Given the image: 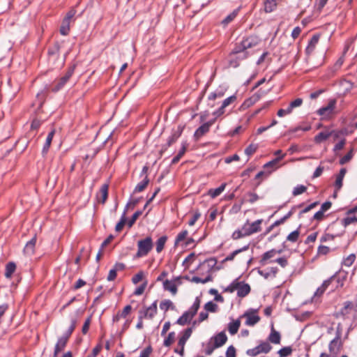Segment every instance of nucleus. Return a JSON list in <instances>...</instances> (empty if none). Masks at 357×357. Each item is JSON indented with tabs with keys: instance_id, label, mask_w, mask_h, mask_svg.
I'll list each match as a JSON object with an SVG mask.
<instances>
[{
	"instance_id": "0eeeda50",
	"label": "nucleus",
	"mask_w": 357,
	"mask_h": 357,
	"mask_svg": "<svg viewBox=\"0 0 357 357\" xmlns=\"http://www.w3.org/2000/svg\"><path fill=\"white\" fill-rule=\"evenodd\" d=\"M263 220H257L249 225L248 220L244 225L242 227V230L245 231V234L247 236H250L254 233H257L261 231V224L262 223Z\"/></svg>"
},
{
	"instance_id": "a211bd4d",
	"label": "nucleus",
	"mask_w": 357,
	"mask_h": 357,
	"mask_svg": "<svg viewBox=\"0 0 357 357\" xmlns=\"http://www.w3.org/2000/svg\"><path fill=\"white\" fill-rule=\"evenodd\" d=\"M210 128L208 123H204L200 126L195 132L193 137L195 141L197 142L202 136L209 132Z\"/></svg>"
},
{
	"instance_id": "680f3d73",
	"label": "nucleus",
	"mask_w": 357,
	"mask_h": 357,
	"mask_svg": "<svg viewBox=\"0 0 357 357\" xmlns=\"http://www.w3.org/2000/svg\"><path fill=\"white\" fill-rule=\"evenodd\" d=\"M355 259H356L355 254H351L347 258H345L344 259L343 264L345 266L349 267L354 264Z\"/></svg>"
},
{
	"instance_id": "e2e57ef3",
	"label": "nucleus",
	"mask_w": 357,
	"mask_h": 357,
	"mask_svg": "<svg viewBox=\"0 0 357 357\" xmlns=\"http://www.w3.org/2000/svg\"><path fill=\"white\" fill-rule=\"evenodd\" d=\"M303 103V99L301 98H298L294 100L291 101L289 105V108H290L291 112H292L294 108L300 107Z\"/></svg>"
},
{
	"instance_id": "864d4df0",
	"label": "nucleus",
	"mask_w": 357,
	"mask_h": 357,
	"mask_svg": "<svg viewBox=\"0 0 357 357\" xmlns=\"http://www.w3.org/2000/svg\"><path fill=\"white\" fill-rule=\"evenodd\" d=\"M215 349H217V347H215V345L213 344V342L209 340V341L206 344L204 354L207 356H210L212 354V353Z\"/></svg>"
},
{
	"instance_id": "f3484780",
	"label": "nucleus",
	"mask_w": 357,
	"mask_h": 357,
	"mask_svg": "<svg viewBox=\"0 0 357 357\" xmlns=\"http://www.w3.org/2000/svg\"><path fill=\"white\" fill-rule=\"evenodd\" d=\"M282 252V250H276L275 249H271L265 253H264L259 260V264L261 266L266 264L267 261L273 257L277 253L280 254Z\"/></svg>"
},
{
	"instance_id": "37998d69",
	"label": "nucleus",
	"mask_w": 357,
	"mask_h": 357,
	"mask_svg": "<svg viewBox=\"0 0 357 357\" xmlns=\"http://www.w3.org/2000/svg\"><path fill=\"white\" fill-rule=\"evenodd\" d=\"M126 210H124L123 215L121 218V220L119 222L116 224L115 227V230L117 232H120L124 227L126 223Z\"/></svg>"
},
{
	"instance_id": "58836bf2",
	"label": "nucleus",
	"mask_w": 357,
	"mask_h": 357,
	"mask_svg": "<svg viewBox=\"0 0 357 357\" xmlns=\"http://www.w3.org/2000/svg\"><path fill=\"white\" fill-rule=\"evenodd\" d=\"M331 132H321L314 137V142L317 144L321 143L329 138Z\"/></svg>"
},
{
	"instance_id": "20e7f679",
	"label": "nucleus",
	"mask_w": 357,
	"mask_h": 357,
	"mask_svg": "<svg viewBox=\"0 0 357 357\" xmlns=\"http://www.w3.org/2000/svg\"><path fill=\"white\" fill-rule=\"evenodd\" d=\"M337 100L335 98H331L328 100V102L326 106L319 108L317 113L321 116L322 120H328L331 119L335 113V109L336 107Z\"/></svg>"
},
{
	"instance_id": "0e129e2a",
	"label": "nucleus",
	"mask_w": 357,
	"mask_h": 357,
	"mask_svg": "<svg viewBox=\"0 0 357 357\" xmlns=\"http://www.w3.org/2000/svg\"><path fill=\"white\" fill-rule=\"evenodd\" d=\"M236 99H237L236 95L234 94V95L228 97L227 98L225 99L222 102V105L223 106V107H227L231 103L234 102L236 100Z\"/></svg>"
},
{
	"instance_id": "ddd939ff",
	"label": "nucleus",
	"mask_w": 357,
	"mask_h": 357,
	"mask_svg": "<svg viewBox=\"0 0 357 357\" xmlns=\"http://www.w3.org/2000/svg\"><path fill=\"white\" fill-rule=\"evenodd\" d=\"M320 34H314L308 42L307 46L305 48V54L307 56L311 55L315 50L316 45L319 43Z\"/></svg>"
},
{
	"instance_id": "603ef678",
	"label": "nucleus",
	"mask_w": 357,
	"mask_h": 357,
	"mask_svg": "<svg viewBox=\"0 0 357 357\" xmlns=\"http://www.w3.org/2000/svg\"><path fill=\"white\" fill-rule=\"evenodd\" d=\"M285 155H286V154H282L281 156L277 157L275 159L272 160L271 161L266 163L264 165V168L272 167L276 165L281 160H282L284 158Z\"/></svg>"
},
{
	"instance_id": "1a4fd4ad",
	"label": "nucleus",
	"mask_w": 357,
	"mask_h": 357,
	"mask_svg": "<svg viewBox=\"0 0 357 357\" xmlns=\"http://www.w3.org/2000/svg\"><path fill=\"white\" fill-rule=\"evenodd\" d=\"M257 310L250 309L246 311L241 317H246L245 324L248 326H254L260 320V317L257 314Z\"/></svg>"
},
{
	"instance_id": "2eb2a0df",
	"label": "nucleus",
	"mask_w": 357,
	"mask_h": 357,
	"mask_svg": "<svg viewBox=\"0 0 357 357\" xmlns=\"http://www.w3.org/2000/svg\"><path fill=\"white\" fill-rule=\"evenodd\" d=\"M238 288H237V296L240 298H244L248 295L251 291L249 284L244 281H238Z\"/></svg>"
},
{
	"instance_id": "b1692460",
	"label": "nucleus",
	"mask_w": 357,
	"mask_h": 357,
	"mask_svg": "<svg viewBox=\"0 0 357 357\" xmlns=\"http://www.w3.org/2000/svg\"><path fill=\"white\" fill-rule=\"evenodd\" d=\"M163 288L165 290L170 291L173 295H175L178 291L177 285L174 281L169 280L163 281Z\"/></svg>"
},
{
	"instance_id": "393cba45",
	"label": "nucleus",
	"mask_w": 357,
	"mask_h": 357,
	"mask_svg": "<svg viewBox=\"0 0 357 357\" xmlns=\"http://www.w3.org/2000/svg\"><path fill=\"white\" fill-rule=\"evenodd\" d=\"M149 181H150L148 175H146L144 179L135 186L133 193H137L144 191L148 186Z\"/></svg>"
},
{
	"instance_id": "c03bdc74",
	"label": "nucleus",
	"mask_w": 357,
	"mask_h": 357,
	"mask_svg": "<svg viewBox=\"0 0 357 357\" xmlns=\"http://www.w3.org/2000/svg\"><path fill=\"white\" fill-rule=\"evenodd\" d=\"M332 276H335V279L334 280L335 284L333 285V289L331 291H334L336 289H338L340 287H342L344 285V279L340 278V276H338L337 273H335Z\"/></svg>"
},
{
	"instance_id": "bb28decb",
	"label": "nucleus",
	"mask_w": 357,
	"mask_h": 357,
	"mask_svg": "<svg viewBox=\"0 0 357 357\" xmlns=\"http://www.w3.org/2000/svg\"><path fill=\"white\" fill-rule=\"evenodd\" d=\"M157 303L158 301H155L149 307H144L146 312H147L149 315V319H152L157 314Z\"/></svg>"
},
{
	"instance_id": "13d9d810",
	"label": "nucleus",
	"mask_w": 357,
	"mask_h": 357,
	"mask_svg": "<svg viewBox=\"0 0 357 357\" xmlns=\"http://www.w3.org/2000/svg\"><path fill=\"white\" fill-rule=\"evenodd\" d=\"M342 225L346 227H347L349 225L351 224V223H354L355 222H357V218L356 216L354 215V216H351V217H347L345 218H343L342 220Z\"/></svg>"
},
{
	"instance_id": "4d7b16f0",
	"label": "nucleus",
	"mask_w": 357,
	"mask_h": 357,
	"mask_svg": "<svg viewBox=\"0 0 357 357\" xmlns=\"http://www.w3.org/2000/svg\"><path fill=\"white\" fill-rule=\"evenodd\" d=\"M307 190V187L303 185H298L294 188L292 194L294 196L299 195Z\"/></svg>"
},
{
	"instance_id": "09e8293b",
	"label": "nucleus",
	"mask_w": 357,
	"mask_h": 357,
	"mask_svg": "<svg viewBox=\"0 0 357 357\" xmlns=\"http://www.w3.org/2000/svg\"><path fill=\"white\" fill-rule=\"evenodd\" d=\"M354 155V149H351L344 156H343L339 161L340 165H344L349 162Z\"/></svg>"
},
{
	"instance_id": "774afa93",
	"label": "nucleus",
	"mask_w": 357,
	"mask_h": 357,
	"mask_svg": "<svg viewBox=\"0 0 357 357\" xmlns=\"http://www.w3.org/2000/svg\"><path fill=\"white\" fill-rule=\"evenodd\" d=\"M226 357H236V350L233 345L229 346L226 351Z\"/></svg>"
},
{
	"instance_id": "052dcab7",
	"label": "nucleus",
	"mask_w": 357,
	"mask_h": 357,
	"mask_svg": "<svg viewBox=\"0 0 357 357\" xmlns=\"http://www.w3.org/2000/svg\"><path fill=\"white\" fill-rule=\"evenodd\" d=\"M142 214V211H137L131 217V218L128 220V225L129 227H131L134 224L135 222H136V220H137V218Z\"/></svg>"
},
{
	"instance_id": "c756f323",
	"label": "nucleus",
	"mask_w": 357,
	"mask_h": 357,
	"mask_svg": "<svg viewBox=\"0 0 357 357\" xmlns=\"http://www.w3.org/2000/svg\"><path fill=\"white\" fill-rule=\"evenodd\" d=\"M70 29V22L65 18L63 19L61 25L59 29V32L63 36L68 35Z\"/></svg>"
},
{
	"instance_id": "c9c22d12",
	"label": "nucleus",
	"mask_w": 357,
	"mask_h": 357,
	"mask_svg": "<svg viewBox=\"0 0 357 357\" xmlns=\"http://www.w3.org/2000/svg\"><path fill=\"white\" fill-rule=\"evenodd\" d=\"M160 308L162 310L167 312L169 309L174 310L175 306H174V303L170 300L166 299V300H164L160 302Z\"/></svg>"
},
{
	"instance_id": "bf43d9fd",
	"label": "nucleus",
	"mask_w": 357,
	"mask_h": 357,
	"mask_svg": "<svg viewBox=\"0 0 357 357\" xmlns=\"http://www.w3.org/2000/svg\"><path fill=\"white\" fill-rule=\"evenodd\" d=\"M257 144H251L245 149V153L248 156H250L257 151Z\"/></svg>"
},
{
	"instance_id": "39448f33",
	"label": "nucleus",
	"mask_w": 357,
	"mask_h": 357,
	"mask_svg": "<svg viewBox=\"0 0 357 357\" xmlns=\"http://www.w3.org/2000/svg\"><path fill=\"white\" fill-rule=\"evenodd\" d=\"M272 346L269 342L261 341L259 345L257 347L248 349L246 351V354L249 356H257L260 354H268L272 349Z\"/></svg>"
},
{
	"instance_id": "473e14b6",
	"label": "nucleus",
	"mask_w": 357,
	"mask_h": 357,
	"mask_svg": "<svg viewBox=\"0 0 357 357\" xmlns=\"http://www.w3.org/2000/svg\"><path fill=\"white\" fill-rule=\"evenodd\" d=\"M192 317H190V314L188 312H185L182 316H181L176 321V324L181 326H184L186 324L189 323L192 320Z\"/></svg>"
},
{
	"instance_id": "49530a36",
	"label": "nucleus",
	"mask_w": 357,
	"mask_h": 357,
	"mask_svg": "<svg viewBox=\"0 0 357 357\" xmlns=\"http://www.w3.org/2000/svg\"><path fill=\"white\" fill-rule=\"evenodd\" d=\"M293 349L291 347H284L280 349L278 354L280 355V357H288L291 355Z\"/></svg>"
},
{
	"instance_id": "72a5a7b5",
	"label": "nucleus",
	"mask_w": 357,
	"mask_h": 357,
	"mask_svg": "<svg viewBox=\"0 0 357 357\" xmlns=\"http://www.w3.org/2000/svg\"><path fill=\"white\" fill-rule=\"evenodd\" d=\"M327 215L324 214V212L319 210L317 213L314 214V215L310 218V222H313L314 221L317 222L316 226L319 225V223L321 221H323Z\"/></svg>"
},
{
	"instance_id": "ea45409f",
	"label": "nucleus",
	"mask_w": 357,
	"mask_h": 357,
	"mask_svg": "<svg viewBox=\"0 0 357 357\" xmlns=\"http://www.w3.org/2000/svg\"><path fill=\"white\" fill-rule=\"evenodd\" d=\"M60 45L59 42H55L52 47H49L47 54L49 56H58L60 51Z\"/></svg>"
},
{
	"instance_id": "dca6fc26",
	"label": "nucleus",
	"mask_w": 357,
	"mask_h": 357,
	"mask_svg": "<svg viewBox=\"0 0 357 357\" xmlns=\"http://www.w3.org/2000/svg\"><path fill=\"white\" fill-rule=\"evenodd\" d=\"M268 342H271L275 344H279L281 342V335L277 331L273 326V324H271V333L268 336L267 341Z\"/></svg>"
},
{
	"instance_id": "4468645a",
	"label": "nucleus",
	"mask_w": 357,
	"mask_h": 357,
	"mask_svg": "<svg viewBox=\"0 0 357 357\" xmlns=\"http://www.w3.org/2000/svg\"><path fill=\"white\" fill-rule=\"evenodd\" d=\"M108 183H105L101 186L99 192L96 194V198L99 203L104 204L106 202L108 197Z\"/></svg>"
},
{
	"instance_id": "a19ab883",
	"label": "nucleus",
	"mask_w": 357,
	"mask_h": 357,
	"mask_svg": "<svg viewBox=\"0 0 357 357\" xmlns=\"http://www.w3.org/2000/svg\"><path fill=\"white\" fill-rule=\"evenodd\" d=\"M225 90H223L222 89H217L214 92H212L208 96V98L209 100H214L216 98H220L223 97L224 95H225Z\"/></svg>"
},
{
	"instance_id": "4c0bfd02",
	"label": "nucleus",
	"mask_w": 357,
	"mask_h": 357,
	"mask_svg": "<svg viewBox=\"0 0 357 357\" xmlns=\"http://www.w3.org/2000/svg\"><path fill=\"white\" fill-rule=\"evenodd\" d=\"M167 241V236H162L160 237L156 241V252L160 253L164 249L165 245Z\"/></svg>"
},
{
	"instance_id": "9b49d317",
	"label": "nucleus",
	"mask_w": 357,
	"mask_h": 357,
	"mask_svg": "<svg viewBox=\"0 0 357 357\" xmlns=\"http://www.w3.org/2000/svg\"><path fill=\"white\" fill-rule=\"evenodd\" d=\"M210 340L213 342L215 347L219 348L223 346L227 341V336L225 331H221L211 337Z\"/></svg>"
},
{
	"instance_id": "423d86ee",
	"label": "nucleus",
	"mask_w": 357,
	"mask_h": 357,
	"mask_svg": "<svg viewBox=\"0 0 357 357\" xmlns=\"http://www.w3.org/2000/svg\"><path fill=\"white\" fill-rule=\"evenodd\" d=\"M192 333V327L187 328L184 331L183 335L179 338L178 342V346L180 347V349H175L174 351L176 353L179 354L181 356L184 355V346L190 337Z\"/></svg>"
},
{
	"instance_id": "412c9836",
	"label": "nucleus",
	"mask_w": 357,
	"mask_h": 357,
	"mask_svg": "<svg viewBox=\"0 0 357 357\" xmlns=\"http://www.w3.org/2000/svg\"><path fill=\"white\" fill-rule=\"evenodd\" d=\"M36 243V236L33 237L28 241L24 248V252L27 255H31L34 253V249Z\"/></svg>"
},
{
	"instance_id": "6ab92c4d",
	"label": "nucleus",
	"mask_w": 357,
	"mask_h": 357,
	"mask_svg": "<svg viewBox=\"0 0 357 357\" xmlns=\"http://www.w3.org/2000/svg\"><path fill=\"white\" fill-rule=\"evenodd\" d=\"M68 341L66 340V338L59 337L54 347L53 357H56L58 354L64 349Z\"/></svg>"
},
{
	"instance_id": "5701e85b",
	"label": "nucleus",
	"mask_w": 357,
	"mask_h": 357,
	"mask_svg": "<svg viewBox=\"0 0 357 357\" xmlns=\"http://www.w3.org/2000/svg\"><path fill=\"white\" fill-rule=\"evenodd\" d=\"M54 134H55V130L54 129H52L49 132V134H48V135L47 137V139H46V142H45V144L43 146V150H42L43 155H45L47 153Z\"/></svg>"
},
{
	"instance_id": "aec40b11",
	"label": "nucleus",
	"mask_w": 357,
	"mask_h": 357,
	"mask_svg": "<svg viewBox=\"0 0 357 357\" xmlns=\"http://www.w3.org/2000/svg\"><path fill=\"white\" fill-rule=\"evenodd\" d=\"M260 100V94L254 93L251 97L245 100L243 102L241 107L243 108H248L255 104L257 101Z\"/></svg>"
},
{
	"instance_id": "e433bc0d",
	"label": "nucleus",
	"mask_w": 357,
	"mask_h": 357,
	"mask_svg": "<svg viewBox=\"0 0 357 357\" xmlns=\"http://www.w3.org/2000/svg\"><path fill=\"white\" fill-rule=\"evenodd\" d=\"M249 248V245H245L244 247L240 248V249H238V250H234V252H232L231 254H229L223 261L222 262H225V261H232L235 256L237 255L238 254L243 252V251H245L247 250H248Z\"/></svg>"
},
{
	"instance_id": "f8f14e48",
	"label": "nucleus",
	"mask_w": 357,
	"mask_h": 357,
	"mask_svg": "<svg viewBox=\"0 0 357 357\" xmlns=\"http://www.w3.org/2000/svg\"><path fill=\"white\" fill-rule=\"evenodd\" d=\"M259 38L256 36H250L243 39L242 45L245 51L248 49L257 46L259 43Z\"/></svg>"
},
{
	"instance_id": "5fc2aeb1",
	"label": "nucleus",
	"mask_w": 357,
	"mask_h": 357,
	"mask_svg": "<svg viewBox=\"0 0 357 357\" xmlns=\"http://www.w3.org/2000/svg\"><path fill=\"white\" fill-rule=\"evenodd\" d=\"M331 252L330 248L326 245H319L317 248V256L326 255Z\"/></svg>"
},
{
	"instance_id": "f03ea898",
	"label": "nucleus",
	"mask_w": 357,
	"mask_h": 357,
	"mask_svg": "<svg viewBox=\"0 0 357 357\" xmlns=\"http://www.w3.org/2000/svg\"><path fill=\"white\" fill-rule=\"evenodd\" d=\"M185 129V125H178L176 128H172L171 135L167 138V142L162 145L160 151V155L165 152L169 147L172 146L181 136Z\"/></svg>"
},
{
	"instance_id": "a878e982",
	"label": "nucleus",
	"mask_w": 357,
	"mask_h": 357,
	"mask_svg": "<svg viewBox=\"0 0 357 357\" xmlns=\"http://www.w3.org/2000/svg\"><path fill=\"white\" fill-rule=\"evenodd\" d=\"M226 185V183H223L215 189L211 188L208 190V195H210L212 198H215L219 196L225 190Z\"/></svg>"
},
{
	"instance_id": "2f4dec72",
	"label": "nucleus",
	"mask_w": 357,
	"mask_h": 357,
	"mask_svg": "<svg viewBox=\"0 0 357 357\" xmlns=\"http://www.w3.org/2000/svg\"><path fill=\"white\" fill-rule=\"evenodd\" d=\"M47 96V92L45 91H41L40 93H38L36 96L37 100L38 101V106L36 109V113L38 114L42 110V107L45 101V98Z\"/></svg>"
},
{
	"instance_id": "de8ad7c7",
	"label": "nucleus",
	"mask_w": 357,
	"mask_h": 357,
	"mask_svg": "<svg viewBox=\"0 0 357 357\" xmlns=\"http://www.w3.org/2000/svg\"><path fill=\"white\" fill-rule=\"evenodd\" d=\"M319 204V202H314L312 204H310V205L307 206L306 207H305L304 208H303L298 213V218H302V215L305 213H307L309 212L310 211H311L312 209L314 208L317 206H318Z\"/></svg>"
},
{
	"instance_id": "f704fd0d",
	"label": "nucleus",
	"mask_w": 357,
	"mask_h": 357,
	"mask_svg": "<svg viewBox=\"0 0 357 357\" xmlns=\"http://www.w3.org/2000/svg\"><path fill=\"white\" fill-rule=\"evenodd\" d=\"M244 52H248L245 51V50L243 47V45H242V41H241L240 43H236L234 45V47L230 53V56H234L236 54H241V53H244Z\"/></svg>"
},
{
	"instance_id": "79ce46f5",
	"label": "nucleus",
	"mask_w": 357,
	"mask_h": 357,
	"mask_svg": "<svg viewBox=\"0 0 357 357\" xmlns=\"http://www.w3.org/2000/svg\"><path fill=\"white\" fill-rule=\"evenodd\" d=\"M213 280V277L211 274H208L204 279H202L198 276H194L191 279V282H195V283H202L205 284L208 282H211Z\"/></svg>"
},
{
	"instance_id": "9d476101",
	"label": "nucleus",
	"mask_w": 357,
	"mask_h": 357,
	"mask_svg": "<svg viewBox=\"0 0 357 357\" xmlns=\"http://www.w3.org/2000/svg\"><path fill=\"white\" fill-rule=\"evenodd\" d=\"M217 264V260L214 257L208 258L206 260H204L203 262H201L198 266L197 268H204L206 270V271L208 273V274H211L210 273L215 268L216 270H219L220 267H216L215 266Z\"/></svg>"
},
{
	"instance_id": "69168bd1",
	"label": "nucleus",
	"mask_w": 357,
	"mask_h": 357,
	"mask_svg": "<svg viewBox=\"0 0 357 357\" xmlns=\"http://www.w3.org/2000/svg\"><path fill=\"white\" fill-rule=\"evenodd\" d=\"M77 11L75 8H71L66 15L64 18L66 20H68L69 22H74L75 20V15L76 14Z\"/></svg>"
},
{
	"instance_id": "c85d7f7f",
	"label": "nucleus",
	"mask_w": 357,
	"mask_h": 357,
	"mask_svg": "<svg viewBox=\"0 0 357 357\" xmlns=\"http://www.w3.org/2000/svg\"><path fill=\"white\" fill-rule=\"evenodd\" d=\"M16 270V264L13 261H9L6 265L5 269V277L6 278H10L12 275Z\"/></svg>"
},
{
	"instance_id": "7ed1b4c3",
	"label": "nucleus",
	"mask_w": 357,
	"mask_h": 357,
	"mask_svg": "<svg viewBox=\"0 0 357 357\" xmlns=\"http://www.w3.org/2000/svg\"><path fill=\"white\" fill-rule=\"evenodd\" d=\"M75 66H72L68 68L67 70L63 76L59 79L54 80L52 84L51 91L54 93L58 92L63 88L66 84L69 81L70 77L74 73Z\"/></svg>"
},
{
	"instance_id": "f257e3e1",
	"label": "nucleus",
	"mask_w": 357,
	"mask_h": 357,
	"mask_svg": "<svg viewBox=\"0 0 357 357\" xmlns=\"http://www.w3.org/2000/svg\"><path fill=\"white\" fill-rule=\"evenodd\" d=\"M153 243L151 236H147L137 242V252L135 258H140L146 256L153 249Z\"/></svg>"
},
{
	"instance_id": "a18cd8bd",
	"label": "nucleus",
	"mask_w": 357,
	"mask_h": 357,
	"mask_svg": "<svg viewBox=\"0 0 357 357\" xmlns=\"http://www.w3.org/2000/svg\"><path fill=\"white\" fill-rule=\"evenodd\" d=\"M300 227H299L297 229H296L295 231L291 232L287 237V240L290 241V242H292V243H295L298 240V238H299V235H300Z\"/></svg>"
},
{
	"instance_id": "4be33fe9",
	"label": "nucleus",
	"mask_w": 357,
	"mask_h": 357,
	"mask_svg": "<svg viewBox=\"0 0 357 357\" xmlns=\"http://www.w3.org/2000/svg\"><path fill=\"white\" fill-rule=\"evenodd\" d=\"M132 307L130 305L125 306L123 310L121 312H118V313L114 316L113 321L117 322L120 320L121 318H126L131 312Z\"/></svg>"
},
{
	"instance_id": "7c9ffc66",
	"label": "nucleus",
	"mask_w": 357,
	"mask_h": 357,
	"mask_svg": "<svg viewBox=\"0 0 357 357\" xmlns=\"http://www.w3.org/2000/svg\"><path fill=\"white\" fill-rule=\"evenodd\" d=\"M240 8L235 9L232 13L228 15L222 22L221 24L223 26H227L237 16L239 12Z\"/></svg>"
},
{
	"instance_id": "6e6552de",
	"label": "nucleus",
	"mask_w": 357,
	"mask_h": 357,
	"mask_svg": "<svg viewBox=\"0 0 357 357\" xmlns=\"http://www.w3.org/2000/svg\"><path fill=\"white\" fill-rule=\"evenodd\" d=\"M354 304L352 301H345L343 303V307L341 308V310L333 314V316L335 318H342L343 319H345L348 318L349 314H350L351 311L354 310Z\"/></svg>"
},
{
	"instance_id": "338daca9",
	"label": "nucleus",
	"mask_w": 357,
	"mask_h": 357,
	"mask_svg": "<svg viewBox=\"0 0 357 357\" xmlns=\"http://www.w3.org/2000/svg\"><path fill=\"white\" fill-rule=\"evenodd\" d=\"M188 234V232L187 230H183L181 232H180L176 238L174 245L176 246L179 242L185 239Z\"/></svg>"
},
{
	"instance_id": "6e6d98bb",
	"label": "nucleus",
	"mask_w": 357,
	"mask_h": 357,
	"mask_svg": "<svg viewBox=\"0 0 357 357\" xmlns=\"http://www.w3.org/2000/svg\"><path fill=\"white\" fill-rule=\"evenodd\" d=\"M218 308L217 304L213 301H208L204 305V309L206 312H215Z\"/></svg>"
},
{
	"instance_id": "3c124183",
	"label": "nucleus",
	"mask_w": 357,
	"mask_h": 357,
	"mask_svg": "<svg viewBox=\"0 0 357 357\" xmlns=\"http://www.w3.org/2000/svg\"><path fill=\"white\" fill-rule=\"evenodd\" d=\"M175 340V333L170 332L167 337L165 339L163 345L165 347H169Z\"/></svg>"
},
{
	"instance_id": "8fccbe9b",
	"label": "nucleus",
	"mask_w": 357,
	"mask_h": 357,
	"mask_svg": "<svg viewBox=\"0 0 357 357\" xmlns=\"http://www.w3.org/2000/svg\"><path fill=\"white\" fill-rule=\"evenodd\" d=\"M238 278L234 280L228 287H227L224 291L232 293L238 288Z\"/></svg>"
},
{
	"instance_id": "cd10ccee",
	"label": "nucleus",
	"mask_w": 357,
	"mask_h": 357,
	"mask_svg": "<svg viewBox=\"0 0 357 357\" xmlns=\"http://www.w3.org/2000/svg\"><path fill=\"white\" fill-rule=\"evenodd\" d=\"M241 326L240 319H238L228 324V331L231 335H235L237 333Z\"/></svg>"
}]
</instances>
